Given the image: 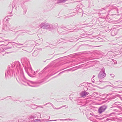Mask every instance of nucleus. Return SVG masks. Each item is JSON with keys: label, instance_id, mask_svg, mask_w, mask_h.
I'll return each mask as SVG.
<instances>
[{"label": "nucleus", "instance_id": "nucleus-3", "mask_svg": "<svg viewBox=\"0 0 122 122\" xmlns=\"http://www.w3.org/2000/svg\"><path fill=\"white\" fill-rule=\"evenodd\" d=\"M40 120H35L34 121V122H40Z\"/></svg>", "mask_w": 122, "mask_h": 122}, {"label": "nucleus", "instance_id": "nucleus-2", "mask_svg": "<svg viewBox=\"0 0 122 122\" xmlns=\"http://www.w3.org/2000/svg\"><path fill=\"white\" fill-rule=\"evenodd\" d=\"M88 94L87 92H82L81 93V95L82 97H84L86 95H87Z\"/></svg>", "mask_w": 122, "mask_h": 122}, {"label": "nucleus", "instance_id": "nucleus-1", "mask_svg": "<svg viewBox=\"0 0 122 122\" xmlns=\"http://www.w3.org/2000/svg\"><path fill=\"white\" fill-rule=\"evenodd\" d=\"M106 109V108L105 107L103 106L101 107L99 109V112L101 113L104 112Z\"/></svg>", "mask_w": 122, "mask_h": 122}]
</instances>
